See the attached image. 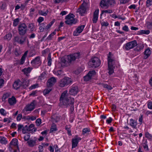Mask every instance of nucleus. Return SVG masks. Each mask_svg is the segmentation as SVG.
Wrapping results in <instances>:
<instances>
[{"label":"nucleus","instance_id":"obj_10","mask_svg":"<svg viewBox=\"0 0 152 152\" xmlns=\"http://www.w3.org/2000/svg\"><path fill=\"white\" fill-rule=\"evenodd\" d=\"M27 29V26L24 23L20 24L18 26V30L19 33L20 35L25 34Z\"/></svg>","mask_w":152,"mask_h":152},{"label":"nucleus","instance_id":"obj_29","mask_svg":"<svg viewBox=\"0 0 152 152\" xmlns=\"http://www.w3.org/2000/svg\"><path fill=\"white\" fill-rule=\"evenodd\" d=\"M48 12V10H46L45 11L44 10H40L39 11V13L40 15L46 16Z\"/></svg>","mask_w":152,"mask_h":152},{"label":"nucleus","instance_id":"obj_2","mask_svg":"<svg viewBox=\"0 0 152 152\" xmlns=\"http://www.w3.org/2000/svg\"><path fill=\"white\" fill-rule=\"evenodd\" d=\"M28 80L27 81L25 79H24L22 82L18 80L15 81L13 84V86L14 88L16 90L18 89L21 86H23V88H26L28 85Z\"/></svg>","mask_w":152,"mask_h":152},{"label":"nucleus","instance_id":"obj_62","mask_svg":"<svg viewBox=\"0 0 152 152\" xmlns=\"http://www.w3.org/2000/svg\"><path fill=\"white\" fill-rule=\"evenodd\" d=\"M48 149L50 152H54V148L53 146H50L48 147Z\"/></svg>","mask_w":152,"mask_h":152},{"label":"nucleus","instance_id":"obj_41","mask_svg":"<svg viewBox=\"0 0 152 152\" xmlns=\"http://www.w3.org/2000/svg\"><path fill=\"white\" fill-rule=\"evenodd\" d=\"M20 20V19L19 18H17L14 19L13 20V26H17Z\"/></svg>","mask_w":152,"mask_h":152},{"label":"nucleus","instance_id":"obj_55","mask_svg":"<svg viewBox=\"0 0 152 152\" xmlns=\"http://www.w3.org/2000/svg\"><path fill=\"white\" fill-rule=\"evenodd\" d=\"M152 0H147L146 2V5L147 7H149L151 5Z\"/></svg>","mask_w":152,"mask_h":152},{"label":"nucleus","instance_id":"obj_8","mask_svg":"<svg viewBox=\"0 0 152 152\" xmlns=\"http://www.w3.org/2000/svg\"><path fill=\"white\" fill-rule=\"evenodd\" d=\"M137 45V43L136 40H134L125 44L124 46V49L126 50H128L133 48Z\"/></svg>","mask_w":152,"mask_h":152},{"label":"nucleus","instance_id":"obj_35","mask_svg":"<svg viewBox=\"0 0 152 152\" xmlns=\"http://www.w3.org/2000/svg\"><path fill=\"white\" fill-rule=\"evenodd\" d=\"M47 59L48 60V64L49 66H50L51 64V62L52 60L51 58V55L50 53H49L48 55Z\"/></svg>","mask_w":152,"mask_h":152},{"label":"nucleus","instance_id":"obj_57","mask_svg":"<svg viewBox=\"0 0 152 152\" xmlns=\"http://www.w3.org/2000/svg\"><path fill=\"white\" fill-rule=\"evenodd\" d=\"M143 49V48L140 46H137L135 48L134 50L136 51H140Z\"/></svg>","mask_w":152,"mask_h":152},{"label":"nucleus","instance_id":"obj_18","mask_svg":"<svg viewBox=\"0 0 152 152\" xmlns=\"http://www.w3.org/2000/svg\"><path fill=\"white\" fill-rule=\"evenodd\" d=\"M78 92V88L77 86H72L70 89L69 92L70 94L75 95Z\"/></svg>","mask_w":152,"mask_h":152},{"label":"nucleus","instance_id":"obj_45","mask_svg":"<svg viewBox=\"0 0 152 152\" xmlns=\"http://www.w3.org/2000/svg\"><path fill=\"white\" fill-rule=\"evenodd\" d=\"M150 33V31L149 30H141L140 31V34H148Z\"/></svg>","mask_w":152,"mask_h":152},{"label":"nucleus","instance_id":"obj_13","mask_svg":"<svg viewBox=\"0 0 152 152\" xmlns=\"http://www.w3.org/2000/svg\"><path fill=\"white\" fill-rule=\"evenodd\" d=\"M96 74V72L94 70L90 71L88 74L84 77V80L87 81L90 80L92 76Z\"/></svg>","mask_w":152,"mask_h":152},{"label":"nucleus","instance_id":"obj_40","mask_svg":"<svg viewBox=\"0 0 152 152\" xmlns=\"http://www.w3.org/2000/svg\"><path fill=\"white\" fill-rule=\"evenodd\" d=\"M22 71L23 72L24 74L27 76H28V67L27 68H25L23 69Z\"/></svg>","mask_w":152,"mask_h":152},{"label":"nucleus","instance_id":"obj_47","mask_svg":"<svg viewBox=\"0 0 152 152\" xmlns=\"http://www.w3.org/2000/svg\"><path fill=\"white\" fill-rule=\"evenodd\" d=\"M39 87V86L38 84H35L32 85L31 86H30L29 88V89L31 90H32L33 89L38 88Z\"/></svg>","mask_w":152,"mask_h":152},{"label":"nucleus","instance_id":"obj_25","mask_svg":"<svg viewBox=\"0 0 152 152\" xmlns=\"http://www.w3.org/2000/svg\"><path fill=\"white\" fill-rule=\"evenodd\" d=\"M47 77V74L45 72H42L39 76L38 80L41 81L46 78Z\"/></svg>","mask_w":152,"mask_h":152},{"label":"nucleus","instance_id":"obj_50","mask_svg":"<svg viewBox=\"0 0 152 152\" xmlns=\"http://www.w3.org/2000/svg\"><path fill=\"white\" fill-rule=\"evenodd\" d=\"M42 120L40 118H38L36 121L37 126H39L41 123Z\"/></svg>","mask_w":152,"mask_h":152},{"label":"nucleus","instance_id":"obj_53","mask_svg":"<svg viewBox=\"0 0 152 152\" xmlns=\"http://www.w3.org/2000/svg\"><path fill=\"white\" fill-rule=\"evenodd\" d=\"M142 145L144 149L146 151L148 150V147L147 143V142H144L143 143Z\"/></svg>","mask_w":152,"mask_h":152},{"label":"nucleus","instance_id":"obj_15","mask_svg":"<svg viewBox=\"0 0 152 152\" xmlns=\"http://www.w3.org/2000/svg\"><path fill=\"white\" fill-rule=\"evenodd\" d=\"M86 8L83 4H82L80 7L78 9L76 12L79 13L81 15H83L86 12Z\"/></svg>","mask_w":152,"mask_h":152},{"label":"nucleus","instance_id":"obj_27","mask_svg":"<svg viewBox=\"0 0 152 152\" xmlns=\"http://www.w3.org/2000/svg\"><path fill=\"white\" fill-rule=\"evenodd\" d=\"M39 29L40 31L41 32H43L45 29V23H43L39 24Z\"/></svg>","mask_w":152,"mask_h":152},{"label":"nucleus","instance_id":"obj_7","mask_svg":"<svg viewBox=\"0 0 152 152\" xmlns=\"http://www.w3.org/2000/svg\"><path fill=\"white\" fill-rule=\"evenodd\" d=\"M75 15L73 14H69L66 17V20L65 22L67 24H75L77 22L76 19L74 18Z\"/></svg>","mask_w":152,"mask_h":152},{"label":"nucleus","instance_id":"obj_12","mask_svg":"<svg viewBox=\"0 0 152 152\" xmlns=\"http://www.w3.org/2000/svg\"><path fill=\"white\" fill-rule=\"evenodd\" d=\"M31 64L33 66L35 67L39 66L41 64V61L40 60V57L37 56L31 62Z\"/></svg>","mask_w":152,"mask_h":152},{"label":"nucleus","instance_id":"obj_54","mask_svg":"<svg viewBox=\"0 0 152 152\" xmlns=\"http://www.w3.org/2000/svg\"><path fill=\"white\" fill-rule=\"evenodd\" d=\"M83 71V69L82 68H79L75 71V74L78 75L81 72Z\"/></svg>","mask_w":152,"mask_h":152},{"label":"nucleus","instance_id":"obj_4","mask_svg":"<svg viewBox=\"0 0 152 152\" xmlns=\"http://www.w3.org/2000/svg\"><path fill=\"white\" fill-rule=\"evenodd\" d=\"M100 63V61L99 58L94 57L92 58L89 63V65L91 67L95 68L99 66Z\"/></svg>","mask_w":152,"mask_h":152},{"label":"nucleus","instance_id":"obj_30","mask_svg":"<svg viewBox=\"0 0 152 152\" xmlns=\"http://www.w3.org/2000/svg\"><path fill=\"white\" fill-rule=\"evenodd\" d=\"M36 145V140L30 139L29 140V146L32 147Z\"/></svg>","mask_w":152,"mask_h":152},{"label":"nucleus","instance_id":"obj_58","mask_svg":"<svg viewBox=\"0 0 152 152\" xmlns=\"http://www.w3.org/2000/svg\"><path fill=\"white\" fill-rule=\"evenodd\" d=\"M44 18L43 17H39L38 18L37 20V21L39 23V24H40V23L41 22H42V21H44Z\"/></svg>","mask_w":152,"mask_h":152},{"label":"nucleus","instance_id":"obj_34","mask_svg":"<svg viewBox=\"0 0 152 152\" xmlns=\"http://www.w3.org/2000/svg\"><path fill=\"white\" fill-rule=\"evenodd\" d=\"M52 89L50 87L48 88L45 89L43 91V94L44 95H46L48 94H49L50 91H51Z\"/></svg>","mask_w":152,"mask_h":152},{"label":"nucleus","instance_id":"obj_36","mask_svg":"<svg viewBox=\"0 0 152 152\" xmlns=\"http://www.w3.org/2000/svg\"><path fill=\"white\" fill-rule=\"evenodd\" d=\"M57 130L56 125L54 124H53L50 129V132H52L56 131Z\"/></svg>","mask_w":152,"mask_h":152},{"label":"nucleus","instance_id":"obj_11","mask_svg":"<svg viewBox=\"0 0 152 152\" xmlns=\"http://www.w3.org/2000/svg\"><path fill=\"white\" fill-rule=\"evenodd\" d=\"M81 139L78 136H75L72 139V148H74L77 146L78 142L81 140Z\"/></svg>","mask_w":152,"mask_h":152},{"label":"nucleus","instance_id":"obj_49","mask_svg":"<svg viewBox=\"0 0 152 152\" xmlns=\"http://www.w3.org/2000/svg\"><path fill=\"white\" fill-rule=\"evenodd\" d=\"M147 105L148 107L150 109H152V102L151 101H148L147 102Z\"/></svg>","mask_w":152,"mask_h":152},{"label":"nucleus","instance_id":"obj_52","mask_svg":"<svg viewBox=\"0 0 152 152\" xmlns=\"http://www.w3.org/2000/svg\"><path fill=\"white\" fill-rule=\"evenodd\" d=\"M24 140L27 141V143L28 144V134H26L23 137Z\"/></svg>","mask_w":152,"mask_h":152},{"label":"nucleus","instance_id":"obj_20","mask_svg":"<svg viewBox=\"0 0 152 152\" xmlns=\"http://www.w3.org/2000/svg\"><path fill=\"white\" fill-rule=\"evenodd\" d=\"M25 40V39L22 37H20L19 36H16L14 37V41L21 44L23 43Z\"/></svg>","mask_w":152,"mask_h":152},{"label":"nucleus","instance_id":"obj_6","mask_svg":"<svg viewBox=\"0 0 152 152\" xmlns=\"http://www.w3.org/2000/svg\"><path fill=\"white\" fill-rule=\"evenodd\" d=\"M72 82V80L70 78L65 77L59 81V85L60 86L63 87L71 84Z\"/></svg>","mask_w":152,"mask_h":152},{"label":"nucleus","instance_id":"obj_3","mask_svg":"<svg viewBox=\"0 0 152 152\" xmlns=\"http://www.w3.org/2000/svg\"><path fill=\"white\" fill-rule=\"evenodd\" d=\"M108 73L111 75L114 72V68L115 64V61L111 57H108Z\"/></svg>","mask_w":152,"mask_h":152},{"label":"nucleus","instance_id":"obj_46","mask_svg":"<svg viewBox=\"0 0 152 152\" xmlns=\"http://www.w3.org/2000/svg\"><path fill=\"white\" fill-rule=\"evenodd\" d=\"M147 27L148 29H152V22H147L146 23Z\"/></svg>","mask_w":152,"mask_h":152},{"label":"nucleus","instance_id":"obj_42","mask_svg":"<svg viewBox=\"0 0 152 152\" xmlns=\"http://www.w3.org/2000/svg\"><path fill=\"white\" fill-rule=\"evenodd\" d=\"M10 94L8 93H6L4 94L2 97V101H4L6 99L10 96Z\"/></svg>","mask_w":152,"mask_h":152},{"label":"nucleus","instance_id":"obj_22","mask_svg":"<svg viewBox=\"0 0 152 152\" xmlns=\"http://www.w3.org/2000/svg\"><path fill=\"white\" fill-rule=\"evenodd\" d=\"M8 102L11 105H14L16 103V98L14 96H12L11 98L9 99Z\"/></svg>","mask_w":152,"mask_h":152},{"label":"nucleus","instance_id":"obj_38","mask_svg":"<svg viewBox=\"0 0 152 152\" xmlns=\"http://www.w3.org/2000/svg\"><path fill=\"white\" fill-rule=\"evenodd\" d=\"M100 23L101 25L102 26H105L107 27L109 25V24L107 21H103V20H101L100 21Z\"/></svg>","mask_w":152,"mask_h":152},{"label":"nucleus","instance_id":"obj_33","mask_svg":"<svg viewBox=\"0 0 152 152\" xmlns=\"http://www.w3.org/2000/svg\"><path fill=\"white\" fill-rule=\"evenodd\" d=\"M70 128L71 126L70 125H66L65 127L66 130L67 131V133L69 136H71L72 135Z\"/></svg>","mask_w":152,"mask_h":152},{"label":"nucleus","instance_id":"obj_31","mask_svg":"<svg viewBox=\"0 0 152 152\" xmlns=\"http://www.w3.org/2000/svg\"><path fill=\"white\" fill-rule=\"evenodd\" d=\"M22 133L23 134H28V126L27 125H26L22 128Z\"/></svg>","mask_w":152,"mask_h":152},{"label":"nucleus","instance_id":"obj_43","mask_svg":"<svg viewBox=\"0 0 152 152\" xmlns=\"http://www.w3.org/2000/svg\"><path fill=\"white\" fill-rule=\"evenodd\" d=\"M23 111L25 115H27L28 113V104L26 105L23 109Z\"/></svg>","mask_w":152,"mask_h":152},{"label":"nucleus","instance_id":"obj_32","mask_svg":"<svg viewBox=\"0 0 152 152\" xmlns=\"http://www.w3.org/2000/svg\"><path fill=\"white\" fill-rule=\"evenodd\" d=\"M7 141L6 139L3 137H0V143L2 144H6L7 143Z\"/></svg>","mask_w":152,"mask_h":152},{"label":"nucleus","instance_id":"obj_1","mask_svg":"<svg viewBox=\"0 0 152 152\" xmlns=\"http://www.w3.org/2000/svg\"><path fill=\"white\" fill-rule=\"evenodd\" d=\"M60 100L61 105L66 106L69 104H71V110L72 112L74 110V106L73 105L74 102L73 98L68 97L67 91H65L61 94Z\"/></svg>","mask_w":152,"mask_h":152},{"label":"nucleus","instance_id":"obj_61","mask_svg":"<svg viewBox=\"0 0 152 152\" xmlns=\"http://www.w3.org/2000/svg\"><path fill=\"white\" fill-rule=\"evenodd\" d=\"M28 1V0H27V1L24 4H21L20 7L22 9H24V8L26 6V5H27Z\"/></svg>","mask_w":152,"mask_h":152},{"label":"nucleus","instance_id":"obj_60","mask_svg":"<svg viewBox=\"0 0 152 152\" xmlns=\"http://www.w3.org/2000/svg\"><path fill=\"white\" fill-rule=\"evenodd\" d=\"M104 87L106 88L109 90H111L112 89V88L111 86H109L107 84H105L104 86Z\"/></svg>","mask_w":152,"mask_h":152},{"label":"nucleus","instance_id":"obj_26","mask_svg":"<svg viewBox=\"0 0 152 152\" xmlns=\"http://www.w3.org/2000/svg\"><path fill=\"white\" fill-rule=\"evenodd\" d=\"M36 104V102L35 100L33 101L30 105H29V111H31L35 108Z\"/></svg>","mask_w":152,"mask_h":152},{"label":"nucleus","instance_id":"obj_56","mask_svg":"<svg viewBox=\"0 0 152 152\" xmlns=\"http://www.w3.org/2000/svg\"><path fill=\"white\" fill-rule=\"evenodd\" d=\"M0 113L1 115L4 116H5L6 115V113H5V110L3 108L0 109Z\"/></svg>","mask_w":152,"mask_h":152},{"label":"nucleus","instance_id":"obj_14","mask_svg":"<svg viewBox=\"0 0 152 152\" xmlns=\"http://www.w3.org/2000/svg\"><path fill=\"white\" fill-rule=\"evenodd\" d=\"M56 79L54 77H52L49 78L47 82V85L48 87H51L56 82Z\"/></svg>","mask_w":152,"mask_h":152},{"label":"nucleus","instance_id":"obj_39","mask_svg":"<svg viewBox=\"0 0 152 152\" xmlns=\"http://www.w3.org/2000/svg\"><path fill=\"white\" fill-rule=\"evenodd\" d=\"M12 37V35L11 33H9L4 37V39H7L8 40H10Z\"/></svg>","mask_w":152,"mask_h":152},{"label":"nucleus","instance_id":"obj_51","mask_svg":"<svg viewBox=\"0 0 152 152\" xmlns=\"http://www.w3.org/2000/svg\"><path fill=\"white\" fill-rule=\"evenodd\" d=\"M145 135V136L147 138L150 139H152V135L148 132H146Z\"/></svg>","mask_w":152,"mask_h":152},{"label":"nucleus","instance_id":"obj_16","mask_svg":"<svg viewBox=\"0 0 152 152\" xmlns=\"http://www.w3.org/2000/svg\"><path fill=\"white\" fill-rule=\"evenodd\" d=\"M85 27L84 25H82L78 27L73 32L74 36H77L79 35L83 31Z\"/></svg>","mask_w":152,"mask_h":152},{"label":"nucleus","instance_id":"obj_5","mask_svg":"<svg viewBox=\"0 0 152 152\" xmlns=\"http://www.w3.org/2000/svg\"><path fill=\"white\" fill-rule=\"evenodd\" d=\"M115 3L114 0H102L100 3V6L103 8H108L110 6H112Z\"/></svg>","mask_w":152,"mask_h":152},{"label":"nucleus","instance_id":"obj_24","mask_svg":"<svg viewBox=\"0 0 152 152\" xmlns=\"http://www.w3.org/2000/svg\"><path fill=\"white\" fill-rule=\"evenodd\" d=\"M28 52V51L27 50L24 53V54L21 57V58L19 63V64L22 65L24 63V61H25Z\"/></svg>","mask_w":152,"mask_h":152},{"label":"nucleus","instance_id":"obj_9","mask_svg":"<svg viewBox=\"0 0 152 152\" xmlns=\"http://www.w3.org/2000/svg\"><path fill=\"white\" fill-rule=\"evenodd\" d=\"M80 54L79 53L68 55L67 56V62L70 63L74 61L76 59L79 58L80 57Z\"/></svg>","mask_w":152,"mask_h":152},{"label":"nucleus","instance_id":"obj_64","mask_svg":"<svg viewBox=\"0 0 152 152\" xmlns=\"http://www.w3.org/2000/svg\"><path fill=\"white\" fill-rule=\"evenodd\" d=\"M39 152H42L43 151V147L42 145H39L38 147Z\"/></svg>","mask_w":152,"mask_h":152},{"label":"nucleus","instance_id":"obj_17","mask_svg":"<svg viewBox=\"0 0 152 152\" xmlns=\"http://www.w3.org/2000/svg\"><path fill=\"white\" fill-rule=\"evenodd\" d=\"M99 11V9H96L94 13L92 21L94 23H96L98 20Z\"/></svg>","mask_w":152,"mask_h":152},{"label":"nucleus","instance_id":"obj_19","mask_svg":"<svg viewBox=\"0 0 152 152\" xmlns=\"http://www.w3.org/2000/svg\"><path fill=\"white\" fill-rule=\"evenodd\" d=\"M144 53L143 58L144 59H146L149 57L151 54V49L149 48H148L145 49Z\"/></svg>","mask_w":152,"mask_h":152},{"label":"nucleus","instance_id":"obj_21","mask_svg":"<svg viewBox=\"0 0 152 152\" xmlns=\"http://www.w3.org/2000/svg\"><path fill=\"white\" fill-rule=\"evenodd\" d=\"M10 145H13L17 149H18V140L17 139L13 138L10 142Z\"/></svg>","mask_w":152,"mask_h":152},{"label":"nucleus","instance_id":"obj_44","mask_svg":"<svg viewBox=\"0 0 152 152\" xmlns=\"http://www.w3.org/2000/svg\"><path fill=\"white\" fill-rule=\"evenodd\" d=\"M56 33L55 31H53L52 33L49 36L47 37V40H50L52 39L53 37L56 34Z\"/></svg>","mask_w":152,"mask_h":152},{"label":"nucleus","instance_id":"obj_48","mask_svg":"<svg viewBox=\"0 0 152 152\" xmlns=\"http://www.w3.org/2000/svg\"><path fill=\"white\" fill-rule=\"evenodd\" d=\"M29 28H30V31H32L34 30L35 27L34 24L31 23L29 25Z\"/></svg>","mask_w":152,"mask_h":152},{"label":"nucleus","instance_id":"obj_28","mask_svg":"<svg viewBox=\"0 0 152 152\" xmlns=\"http://www.w3.org/2000/svg\"><path fill=\"white\" fill-rule=\"evenodd\" d=\"M113 12V11L109 9V10H103L102 11V13L100 14V19L102 18V15L104 13L110 14V13H112Z\"/></svg>","mask_w":152,"mask_h":152},{"label":"nucleus","instance_id":"obj_37","mask_svg":"<svg viewBox=\"0 0 152 152\" xmlns=\"http://www.w3.org/2000/svg\"><path fill=\"white\" fill-rule=\"evenodd\" d=\"M83 134L84 135L87 134H89L90 132V129L88 128H86L83 129Z\"/></svg>","mask_w":152,"mask_h":152},{"label":"nucleus","instance_id":"obj_23","mask_svg":"<svg viewBox=\"0 0 152 152\" xmlns=\"http://www.w3.org/2000/svg\"><path fill=\"white\" fill-rule=\"evenodd\" d=\"M129 123L130 126L133 128H136L137 125V122L136 120L133 119L130 120Z\"/></svg>","mask_w":152,"mask_h":152},{"label":"nucleus","instance_id":"obj_63","mask_svg":"<svg viewBox=\"0 0 152 152\" xmlns=\"http://www.w3.org/2000/svg\"><path fill=\"white\" fill-rule=\"evenodd\" d=\"M6 7V4L5 3H2L0 7L1 9L3 10H4Z\"/></svg>","mask_w":152,"mask_h":152},{"label":"nucleus","instance_id":"obj_59","mask_svg":"<svg viewBox=\"0 0 152 152\" xmlns=\"http://www.w3.org/2000/svg\"><path fill=\"white\" fill-rule=\"evenodd\" d=\"M130 0H119L120 4H124L129 2Z\"/></svg>","mask_w":152,"mask_h":152}]
</instances>
